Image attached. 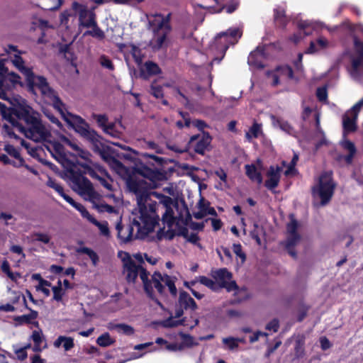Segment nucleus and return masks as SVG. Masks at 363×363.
I'll list each match as a JSON object with an SVG mask.
<instances>
[{"label": "nucleus", "mask_w": 363, "mask_h": 363, "mask_svg": "<svg viewBox=\"0 0 363 363\" xmlns=\"http://www.w3.org/2000/svg\"><path fill=\"white\" fill-rule=\"evenodd\" d=\"M164 177L162 172L143 167L138 169L137 175L128 180V189L135 195L137 208L132 212L130 226L124 230L120 224L116 225L118 237L123 242H128L133 239L160 241L174 237L172 199L150 191Z\"/></svg>", "instance_id": "1"}, {"label": "nucleus", "mask_w": 363, "mask_h": 363, "mask_svg": "<svg viewBox=\"0 0 363 363\" xmlns=\"http://www.w3.org/2000/svg\"><path fill=\"white\" fill-rule=\"evenodd\" d=\"M11 62L25 76L29 87L33 91L38 89L48 103L51 104L60 112L69 127L92 143L99 140V135L89 128V124L82 117L67 111L65 104L61 101L55 91L50 87L45 77L35 75L30 68L25 67L24 61L18 55H14L13 57L11 59Z\"/></svg>", "instance_id": "2"}, {"label": "nucleus", "mask_w": 363, "mask_h": 363, "mask_svg": "<svg viewBox=\"0 0 363 363\" xmlns=\"http://www.w3.org/2000/svg\"><path fill=\"white\" fill-rule=\"evenodd\" d=\"M13 99L20 106L21 114L26 122V125L23 126L18 123L16 118V114L13 113V108H7L0 102V114L2 118L8 122L3 125L4 133L10 138H16V131H18L34 142L50 141V129L42 122L38 113L28 106L26 100L21 96H18Z\"/></svg>", "instance_id": "3"}, {"label": "nucleus", "mask_w": 363, "mask_h": 363, "mask_svg": "<svg viewBox=\"0 0 363 363\" xmlns=\"http://www.w3.org/2000/svg\"><path fill=\"white\" fill-rule=\"evenodd\" d=\"M123 274L126 280L129 283H134L138 277H140L144 286V289L147 295L154 298V289L161 295L165 294L164 286L168 287L170 294L176 296L177 289L175 286L176 278L167 274L162 275L159 272H155L150 279L149 274L143 267V257L140 253H137L130 257L129 254L124 253L122 257Z\"/></svg>", "instance_id": "4"}, {"label": "nucleus", "mask_w": 363, "mask_h": 363, "mask_svg": "<svg viewBox=\"0 0 363 363\" xmlns=\"http://www.w3.org/2000/svg\"><path fill=\"white\" fill-rule=\"evenodd\" d=\"M72 189L84 199L90 201L99 213H113L114 208L101 200V195L95 191L91 182L82 172L74 169L69 172Z\"/></svg>", "instance_id": "5"}, {"label": "nucleus", "mask_w": 363, "mask_h": 363, "mask_svg": "<svg viewBox=\"0 0 363 363\" xmlns=\"http://www.w3.org/2000/svg\"><path fill=\"white\" fill-rule=\"evenodd\" d=\"M146 16L148 29L153 33L152 46L154 49H160L167 45V37L171 31L170 14L151 13Z\"/></svg>", "instance_id": "6"}, {"label": "nucleus", "mask_w": 363, "mask_h": 363, "mask_svg": "<svg viewBox=\"0 0 363 363\" xmlns=\"http://www.w3.org/2000/svg\"><path fill=\"white\" fill-rule=\"evenodd\" d=\"M213 277L218 283L219 286L225 288L228 292H233L237 296L235 302H240L247 297L246 291L239 289L235 281H232V274L226 269H220L213 272Z\"/></svg>", "instance_id": "7"}, {"label": "nucleus", "mask_w": 363, "mask_h": 363, "mask_svg": "<svg viewBox=\"0 0 363 363\" xmlns=\"http://www.w3.org/2000/svg\"><path fill=\"white\" fill-rule=\"evenodd\" d=\"M335 189V184L332 179L331 172L323 173L318 184L313 188V196L320 199L322 206L326 205L331 199Z\"/></svg>", "instance_id": "8"}, {"label": "nucleus", "mask_w": 363, "mask_h": 363, "mask_svg": "<svg viewBox=\"0 0 363 363\" xmlns=\"http://www.w3.org/2000/svg\"><path fill=\"white\" fill-rule=\"evenodd\" d=\"M20 83V77L13 72H9L3 62H0V99L11 101L9 91Z\"/></svg>", "instance_id": "9"}, {"label": "nucleus", "mask_w": 363, "mask_h": 363, "mask_svg": "<svg viewBox=\"0 0 363 363\" xmlns=\"http://www.w3.org/2000/svg\"><path fill=\"white\" fill-rule=\"evenodd\" d=\"M241 35L242 31L239 28H230L227 31L219 33L215 39V44L220 50L221 56L214 58L213 61L219 62L223 57L229 45L236 43Z\"/></svg>", "instance_id": "10"}, {"label": "nucleus", "mask_w": 363, "mask_h": 363, "mask_svg": "<svg viewBox=\"0 0 363 363\" xmlns=\"http://www.w3.org/2000/svg\"><path fill=\"white\" fill-rule=\"evenodd\" d=\"M354 51L351 55V77L355 80L363 78V43L357 38L354 39Z\"/></svg>", "instance_id": "11"}, {"label": "nucleus", "mask_w": 363, "mask_h": 363, "mask_svg": "<svg viewBox=\"0 0 363 363\" xmlns=\"http://www.w3.org/2000/svg\"><path fill=\"white\" fill-rule=\"evenodd\" d=\"M72 8L79 15V27L89 28L91 26H94L96 20L94 11L77 1L72 3Z\"/></svg>", "instance_id": "12"}, {"label": "nucleus", "mask_w": 363, "mask_h": 363, "mask_svg": "<svg viewBox=\"0 0 363 363\" xmlns=\"http://www.w3.org/2000/svg\"><path fill=\"white\" fill-rule=\"evenodd\" d=\"M72 16L67 11L62 12L60 15V30H65V33L62 35V39L65 43L60 48L61 52L66 53L69 48V45L76 39V36H72V31L69 27V20Z\"/></svg>", "instance_id": "13"}, {"label": "nucleus", "mask_w": 363, "mask_h": 363, "mask_svg": "<svg viewBox=\"0 0 363 363\" xmlns=\"http://www.w3.org/2000/svg\"><path fill=\"white\" fill-rule=\"evenodd\" d=\"M298 223L291 216V221L287 224V240L286 241V248L289 254L293 257H296V252L294 247L299 242L301 237L297 233Z\"/></svg>", "instance_id": "14"}, {"label": "nucleus", "mask_w": 363, "mask_h": 363, "mask_svg": "<svg viewBox=\"0 0 363 363\" xmlns=\"http://www.w3.org/2000/svg\"><path fill=\"white\" fill-rule=\"evenodd\" d=\"M93 117L96 121L99 126H100L106 134L113 138L120 137L121 131L118 129L116 123L109 122L106 115L94 114Z\"/></svg>", "instance_id": "15"}, {"label": "nucleus", "mask_w": 363, "mask_h": 363, "mask_svg": "<svg viewBox=\"0 0 363 363\" xmlns=\"http://www.w3.org/2000/svg\"><path fill=\"white\" fill-rule=\"evenodd\" d=\"M281 172L282 167H270L267 174V179L265 182L267 189L272 190L278 186Z\"/></svg>", "instance_id": "16"}, {"label": "nucleus", "mask_w": 363, "mask_h": 363, "mask_svg": "<svg viewBox=\"0 0 363 363\" xmlns=\"http://www.w3.org/2000/svg\"><path fill=\"white\" fill-rule=\"evenodd\" d=\"M191 140L195 143V151L197 153L203 154L209 146L211 138L208 133H203L201 135L192 137Z\"/></svg>", "instance_id": "17"}, {"label": "nucleus", "mask_w": 363, "mask_h": 363, "mask_svg": "<svg viewBox=\"0 0 363 363\" xmlns=\"http://www.w3.org/2000/svg\"><path fill=\"white\" fill-rule=\"evenodd\" d=\"M265 57L264 48L258 47L250 54L247 62L250 65L262 68L264 67V60Z\"/></svg>", "instance_id": "18"}, {"label": "nucleus", "mask_w": 363, "mask_h": 363, "mask_svg": "<svg viewBox=\"0 0 363 363\" xmlns=\"http://www.w3.org/2000/svg\"><path fill=\"white\" fill-rule=\"evenodd\" d=\"M357 116L352 115V113H350L347 111L342 116V127H343V135L344 137L350 133L354 132L357 129Z\"/></svg>", "instance_id": "19"}, {"label": "nucleus", "mask_w": 363, "mask_h": 363, "mask_svg": "<svg viewBox=\"0 0 363 363\" xmlns=\"http://www.w3.org/2000/svg\"><path fill=\"white\" fill-rule=\"evenodd\" d=\"M272 85L277 86L279 84L280 79H291L293 77V71L288 66L279 67L272 74Z\"/></svg>", "instance_id": "20"}, {"label": "nucleus", "mask_w": 363, "mask_h": 363, "mask_svg": "<svg viewBox=\"0 0 363 363\" xmlns=\"http://www.w3.org/2000/svg\"><path fill=\"white\" fill-rule=\"evenodd\" d=\"M330 46L329 41L323 38L320 37L315 41H311L308 48L306 50V53L314 54L321 50L327 49Z\"/></svg>", "instance_id": "21"}, {"label": "nucleus", "mask_w": 363, "mask_h": 363, "mask_svg": "<svg viewBox=\"0 0 363 363\" xmlns=\"http://www.w3.org/2000/svg\"><path fill=\"white\" fill-rule=\"evenodd\" d=\"M245 167L246 169V174L252 181L255 182L259 184L262 182L261 163H259L257 167L254 164H247Z\"/></svg>", "instance_id": "22"}, {"label": "nucleus", "mask_w": 363, "mask_h": 363, "mask_svg": "<svg viewBox=\"0 0 363 363\" xmlns=\"http://www.w3.org/2000/svg\"><path fill=\"white\" fill-rule=\"evenodd\" d=\"M179 304L181 308L186 310L191 309V311H194L197 308L195 301L185 291H182L179 294Z\"/></svg>", "instance_id": "23"}, {"label": "nucleus", "mask_w": 363, "mask_h": 363, "mask_svg": "<svg viewBox=\"0 0 363 363\" xmlns=\"http://www.w3.org/2000/svg\"><path fill=\"white\" fill-rule=\"evenodd\" d=\"M313 26L311 22L307 21L300 22L298 24L299 31L297 34L293 35L291 40L297 43L302 38L303 35H307L311 33L310 28Z\"/></svg>", "instance_id": "24"}, {"label": "nucleus", "mask_w": 363, "mask_h": 363, "mask_svg": "<svg viewBox=\"0 0 363 363\" xmlns=\"http://www.w3.org/2000/svg\"><path fill=\"white\" fill-rule=\"evenodd\" d=\"M61 141L74 150L76 151V155L80 157L84 160H87L89 157V152L86 150H82L79 146H78L76 143L72 142L69 138L65 137V135L60 136Z\"/></svg>", "instance_id": "25"}, {"label": "nucleus", "mask_w": 363, "mask_h": 363, "mask_svg": "<svg viewBox=\"0 0 363 363\" xmlns=\"http://www.w3.org/2000/svg\"><path fill=\"white\" fill-rule=\"evenodd\" d=\"M32 238L35 242H39L49 247L54 246V242L52 241V235L48 233L35 232L32 234Z\"/></svg>", "instance_id": "26"}, {"label": "nucleus", "mask_w": 363, "mask_h": 363, "mask_svg": "<svg viewBox=\"0 0 363 363\" xmlns=\"http://www.w3.org/2000/svg\"><path fill=\"white\" fill-rule=\"evenodd\" d=\"M270 118L274 127L279 128L281 130L286 132L288 134H293L294 129L287 121H285L281 118H276L273 115L270 116Z\"/></svg>", "instance_id": "27"}, {"label": "nucleus", "mask_w": 363, "mask_h": 363, "mask_svg": "<svg viewBox=\"0 0 363 363\" xmlns=\"http://www.w3.org/2000/svg\"><path fill=\"white\" fill-rule=\"evenodd\" d=\"M54 345L56 347L62 345L65 351H69L74 347V340L70 337L60 336L55 341Z\"/></svg>", "instance_id": "28"}, {"label": "nucleus", "mask_w": 363, "mask_h": 363, "mask_svg": "<svg viewBox=\"0 0 363 363\" xmlns=\"http://www.w3.org/2000/svg\"><path fill=\"white\" fill-rule=\"evenodd\" d=\"M110 330H115L119 333H122L126 335H133L135 330L134 328L127 324L119 323V324H111L108 326Z\"/></svg>", "instance_id": "29"}, {"label": "nucleus", "mask_w": 363, "mask_h": 363, "mask_svg": "<svg viewBox=\"0 0 363 363\" xmlns=\"http://www.w3.org/2000/svg\"><path fill=\"white\" fill-rule=\"evenodd\" d=\"M341 145L344 149L349 152V154L345 157V160L347 163H351L353 157L356 153V148L354 147V143L348 140L344 139L341 142Z\"/></svg>", "instance_id": "30"}, {"label": "nucleus", "mask_w": 363, "mask_h": 363, "mask_svg": "<svg viewBox=\"0 0 363 363\" xmlns=\"http://www.w3.org/2000/svg\"><path fill=\"white\" fill-rule=\"evenodd\" d=\"M89 28H90V29L86 30L84 33V35H90L93 38L98 39V40H103L105 38V33L98 26L97 22H95L94 26H91Z\"/></svg>", "instance_id": "31"}, {"label": "nucleus", "mask_w": 363, "mask_h": 363, "mask_svg": "<svg viewBox=\"0 0 363 363\" xmlns=\"http://www.w3.org/2000/svg\"><path fill=\"white\" fill-rule=\"evenodd\" d=\"M315 131H316L315 137L317 138V140H318L317 146H320L325 143V139L324 133L320 128V114L318 112L315 113Z\"/></svg>", "instance_id": "32"}, {"label": "nucleus", "mask_w": 363, "mask_h": 363, "mask_svg": "<svg viewBox=\"0 0 363 363\" xmlns=\"http://www.w3.org/2000/svg\"><path fill=\"white\" fill-rule=\"evenodd\" d=\"M177 318L170 316L169 318L162 320L160 325L164 328H175L182 325H185V318L176 320ZM188 325V324H186Z\"/></svg>", "instance_id": "33"}, {"label": "nucleus", "mask_w": 363, "mask_h": 363, "mask_svg": "<svg viewBox=\"0 0 363 363\" xmlns=\"http://www.w3.org/2000/svg\"><path fill=\"white\" fill-rule=\"evenodd\" d=\"M77 252L81 254H85L91 260V262L94 266H96L99 261V257L98 255L91 249L86 247H82L77 250Z\"/></svg>", "instance_id": "34"}, {"label": "nucleus", "mask_w": 363, "mask_h": 363, "mask_svg": "<svg viewBox=\"0 0 363 363\" xmlns=\"http://www.w3.org/2000/svg\"><path fill=\"white\" fill-rule=\"evenodd\" d=\"M53 152L51 154L57 160L63 159L66 156V152L63 145L60 143H53L51 144Z\"/></svg>", "instance_id": "35"}, {"label": "nucleus", "mask_w": 363, "mask_h": 363, "mask_svg": "<svg viewBox=\"0 0 363 363\" xmlns=\"http://www.w3.org/2000/svg\"><path fill=\"white\" fill-rule=\"evenodd\" d=\"M61 0H41L40 6L45 10L52 11L60 7Z\"/></svg>", "instance_id": "36"}, {"label": "nucleus", "mask_w": 363, "mask_h": 363, "mask_svg": "<svg viewBox=\"0 0 363 363\" xmlns=\"http://www.w3.org/2000/svg\"><path fill=\"white\" fill-rule=\"evenodd\" d=\"M38 317V312L35 311H31L29 314L23 315L17 318V320L21 323H33L35 326H38V322H33Z\"/></svg>", "instance_id": "37"}, {"label": "nucleus", "mask_w": 363, "mask_h": 363, "mask_svg": "<svg viewBox=\"0 0 363 363\" xmlns=\"http://www.w3.org/2000/svg\"><path fill=\"white\" fill-rule=\"evenodd\" d=\"M262 134V126L260 124L255 123L250 128L249 131L246 133L245 137L248 140L252 138H257Z\"/></svg>", "instance_id": "38"}, {"label": "nucleus", "mask_w": 363, "mask_h": 363, "mask_svg": "<svg viewBox=\"0 0 363 363\" xmlns=\"http://www.w3.org/2000/svg\"><path fill=\"white\" fill-rule=\"evenodd\" d=\"M274 21L279 26H284L286 25V18L283 9L278 7L274 9Z\"/></svg>", "instance_id": "39"}, {"label": "nucleus", "mask_w": 363, "mask_h": 363, "mask_svg": "<svg viewBox=\"0 0 363 363\" xmlns=\"http://www.w3.org/2000/svg\"><path fill=\"white\" fill-rule=\"evenodd\" d=\"M31 338L35 343L34 350H40L41 344L43 341V335L41 330H34L33 332Z\"/></svg>", "instance_id": "40"}, {"label": "nucleus", "mask_w": 363, "mask_h": 363, "mask_svg": "<svg viewBox=\"0 0 363 363\" xmlns=\"http://www.w3.org/2000/svg\"><path fill=\"white\" fill-rule=\"evenodd\" d=\"M96 342L101 347H108L113 344L114 340L111 337L108 333H106L97 338Z\"/></svg>", "instance_id": "41"}, {"label": "nucleus", "mask_w": 363, "mask_h": 363, "mask_svg": "<svg viewBox=\"0 0 363 363\" xmlns=\"http://www.w3.org/2000/svg\"><path fill=\"white\" fill-rule=\"evenodd\" d=\"M222 342L225 349L229 350H236L238 348L236 337H227L222 339Z\"/></svg>", "instance_id": "42"}, {"label": "nucleus", "mask_w": 363, "mask_h": 363, "mask_svg": "<svg viewBox=\"0 0 363 363\" xmlns=\"http://www.w3.org/2000/svg\"><path fill=\"white\" fill-rule=\"evenodd\" d=\"M179 335L182 340V344L184 346L192 347L194 345H197L199 344L197 342L195 341L194 338L189 334H185L182 332H180L179 333Z\"/></svg>", "instance_id": "43"}, {"label": "nucleus", "mask_w": 363, "mask_h": 363, "mask_svg": "<svg viewBox=\"0 0 363 363\" xmlns=\"http://www.w3.org/2000/svg\"><path fill=\"white\" fill-rule=\"evenodd\" d=\"M94 225L98 227L101 235L105 237H109L110 231L108 223L106 221L99 222L97 220H96V222L94 223Z\"/></svg>", "instance_id": "44"}, {"label": "nucleus", "mask_w": 363, "mask_h": 363, "mask_svg": "<svg viewBox=\"0 0 363 363\" xmlns=\"http://www.w3.org/2000/svg\"><path fill=\"white\" fill-rule=\"evenodd\" d=\"M53 299L57 301H61L64 295V291L62 289V282L58 281L57 286L52 287Z\"/></svg>", "instance_id": "45"}, {"label": "nucleus", "mask_w": 363, "mask_h": 363, "mask_svg": "<svg viewBox=\"0 0 363 363\" xmlns=\"http://www.w3.org/2000/svg\"><path fill=\"white\" fill-rule=\"evenodd\" d=\"M99 62L101 67L113 71L114 69V65L111 60L106 55H102L99 58Z\"/></svg>", "instance_id": "46"}, {"label": "nucleus", "mask_w": 363, "mask_h": 363, "mask_svg": "<svg viewBox=\"0 0 363 363\" xmlns=\"http://www.w3.org/2000/svg\"><path fill=\"white\" fill-rule=\"evenodd\" d=\"M145 68L148 74H157L160 73V69L158 65L152 62H146L145 64Z\"/></svg>", "instance_id": "47"}, {"label": "nucleus", "mask_w": 363, "mask_h": 363, "mask_svg": "<svg viewBox=\"0 0 363 363\" xmlns=\"http://www.w3.org/2000/svg\"><path fill=\"white\" fill-rule=\"evenodd\" d=\"M130 53L138 65H140L143 62V55L141 50L135 45L131 46Z\"/></svg>", "instance_id": "48"}, {"label": "nucleus", "mask_w": 363, "mask_h": 363, "mask_svg": "<svg viewBox=\"0 0 363 363\" xmlns=\"http://www.w3.org/2000/svg\"><path fill=\"white\" fill-rule=\"evenodd\" d=\"M199 281L201 284L213 290H216L218 288V285L214 281L206 277H200Z\"/></svg>", "instance_id": "49"}, {"label": "nucleus", "mask_w": 363, "mask_h": 363, "mask_svg": "<svg viewBox=\"0 0 363 363\" xmlns=\"http://www.w3.org/2000/svg\"><path fill=\"white\" fill-rule=\"evenodd\" d=\"M298 160V156L296 154H294L293 159L291 163L288 165L287 169L285 171L284 174L286 176L293 175L295 173V165Z\"/></svg>", "instance_id": "50"}, {"label": "nucleus", "mask_w": 363, "mask_h": 363, "mask_svg": "<svg viewBox=\"0 0 363 363\" xmlns=\"http://www.w3.org/2000/svg\"><path fill=\"white\" fill-rule=\"evenodd\" d=\"M263 229L259 226L257 223L254 224V230L251 231L250 235L253 239H255L258 245H261V240L259 235L262 233Z\"/></svg>", "instance_id": "51"}, {"label": "nucleus", "mask_w": 363, "mask_h": 363, "mask_svg": "<svg viewBox=\"0 0 363 363\" xmlns=\"http://www.w3.org/2000/svg\"><path fill=\"white\" fill-rule=\"evenodd\" d=\"M50 283L46 280L40 279L39 285L36 287L37 290L41 291L46 296H50V290L48 289Z\"/></svg>", "instance_id": "52"}, {"label": "nucleus", "mask_w": 363, "mask_h": 363, "mask_svg": "<svg viewBox=\"0 0 363 363\" xmlns=\"http://www.w3.org/2000/svg\"><path fill=\"white\" fill-rule=\"evenodd\" d=\"M30 347V345H28L23 347L15 348L14 352H15L17 358L21 361L25 359L27 357L26 350Z\"/></svg>", "instance_id": "53"}, {"label": "nucleus", "mask_w": 363, "mask_h": 363, "mask_svg": "<svg viewBox=\"0 0 363 363\" xmlns=\"http://www.w3.org/2000/svg\"><path fill=\"white\" fill-rule=\"evenodd\" d=\"M111 165L113 167V169H114L116 172L119 174H123V173L125 172V167L123 165V164L121 162L116 160H113L111 161Z\"/></svg>", "instance_id": "54"}, {"label": "nucleus", "mask_w": 363, "mask_h": 363, "mask_svg": "<svg viewBox=\"0 0 363 363\" xmlns=\"http://www.w3.org/2000/svg\"><path fill=\"white\" fill-rule=\"evenodd\" d=\"M22 146L28 150V152L33 157H37L39 155L38 151L40 150L37 147H30V145L25 140H21Z\"/></svg>", "instance_id": "55"}, {"label": "nucleus", "mask_w": 363, "mask_h": 363, "mask_svg": "<svg viewBox=\"0 0 363 363\" xmlns=\"http://www.w3.org/2000/svg\"><path fill=\"white\" fill-rule=\"evenodd\" d=\"M215 174L220 179L222 183L220 184V188L223 189L228 186L227 184V174L223 169L216 171Z\"/></svg>", "instance_id": "56"}, {"label": "nucleus", "mask_w": 363, "mask_h": 363, "mask_svg": "<svg viewBox=\"0 0 363 363\" xmlns=\"http://www.w3.org/2000/svg\"><path fill=\"white\" fill-rule=\"evenodd\" d=\"M4 150L11 156L13 157L16 159L20 158V153L18 150L15 148L13 145H6L4 147Z\"/></svg>", "instance_id": "57"}, {"label": "nucleus", "mask_w": 363, "mask_h": 363, "mask_svg": "<svg viewBox=\"0 0 363 363\" xmlns=\"http://www.w3.org/2000/svg\"><path fill=\"white\" fill-rule=\"evenodd\" d=\"M47 185L49 187L55 189L60 195L64 192L62 186L59 184L56 183L55 181L52 179L51 178H49V179L48 180Z\"/></svg>", "instance_id": "58"}, {"label": "nucleus", "mask_w": 363, "mask_h": 363, "mask_svg": "<svg viewBox=\"0 0 363 363\" xmlns=\"http://www.w3.org/2000/svg\"><path fill=\"white\" fill-rule=\"evenodd\" d=\"M316 96L320 101L325 102L327 101L328 93L325 87H319L316 91Z\"/></svg>", "instance_id": "59"}, {"label": "nucleus", "mask_w": 363, "mask_h": 363, "mask_svg": "<svg viewBox=\"0 0 363 363\" xmlns=\"http://www.w3.org/2000/svg\"><path fill=\"white\" fill-rule=\"evenodd\" d=\"M44 113L46 116V117L50 120V121L55 124L60 130L62 128V124L55 116H53L47 111H44Z\"/></svg>", "instance_id": "60"}, {"label": "nucleus", "mask_w": 363, "mask_h": 363, "mask_svg": "<svg viewBox=\"0 0 363 363\" xmlns=\"http://www.w3.org/2000/svg\"><path fill=\"white\" fill-rule=\"evenodd\" d=\"M363 108V98L358 101L350 110V113H352V115H356L358 116L359 112Z\"/></svg>", "instance_id": "61"}, {"label": "nucleus", "mask_w": 363, "mask_h": 363, "mask_svg": "<svg viewBox=\"0 0 363 363\" xmlns=\"http://www.w3.org/2000/svg\"><path fill=\"white\" fill-rule=\"evenodd\" d=\"M234 253L241 259V262L243 263L245 260V255L242 252V247L240 244H234L233 246Z\"/></svg>", "instance_id": "62"}, {"label": "nucleus", "mask_w": 363, "mask_h": 363, "mask_svg": "<svg viewBox=\"0 0 363 363\" xmlns=\"http://www.w3.org/2000/svg\"><path fill=\"white\" fill-rule=\"evenodd\" d=\"M151 93L156 98H161L163 96L162 87L159 86L152 85Z\"/></svg>", "instance_id": "63"}, {"label": "nucleus", "mask_w": 363, "mask_h": 363, "mask_svg": "<svg viewBox=\"0 0 363 363\" xmlns=\"http://www.w3.org/2000/svg\"><path fill=\"white\" fill-rule=\"evenodd\" d=\"M208 206H209V202L206 201L203 198H201L197 204L199 209L205 213H206V210L208 209Z\"/></svg>", "instance_id": "64"}]
</instances>
